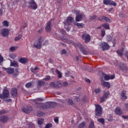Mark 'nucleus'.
<instances>
[{
	"mask_svg": "<svg viewBox=\"0 0 128 128\" xmlns=\"http://www.w3.org/2000/svg\"><path fill=\"white\" fill-rule=\"evenodd\" d=\"M82 38L85 40L86 44H88L90 42V36L88 34L84 33L82 36Z\"/></svg>",
	"mask_w": 128,
	"mask_h": 128,
	"instance_id": "obj_8",
	"label": "nucleus"
},
{
	"mask_svg": "<svg viewBox=\"0 0 128 128\" xmlns=\"http://www.w3.org/2000/svg\"><path fill=\"white\" fill-rule=\"evenodd\" d=\"M50 86L51 88H56V83H54V82H50Z\"/></svg>",
	"mask_w": 128,
	"mask_h": 128,
	"instance_id": "obj_42",
	"label": "nucleus"
},
{
	"mask_svg": "<svg viewBox=\"0 0 128 128\" xmlns=\"http://www.w3.org/2000/svg\"><path fill=\"white\" fill-rule=\"evenodd\" d=\"M100 48H102L103 50H108L110 48V46L106 42H102L100 44Z\"/></svg>",
	"mask_w": 128,
	"mask_h": 128,
	"instance_id": "obj_11",
	"label": "nucleus"
},
{
	"mask_svg": "<svg viewBox=\"0 0 128 128\" xmlns=\"http://www.w3.org/2000/svg\"><path fill=\"white\" fill-rule=\"evenodd\" d=\"M75 46L76 48H78L83 54H85L86 56L88 54V52L84 48V46H82V44L80 43L75 44Z\"/></svg>",
	"mask_w": 128,
	"mask_h": 128,
	"instance_id": "obj_5",
	"label": "nucleus"
},
{
	"mask_svg": "<svg viewBox=\"0 0 128 128\" xmlns=\"http://www.w3.org/2000/svg\"><path fill=\"white\" fill-rule=\"evenodd\" d=\"M96 110H95V114L96 116H102V106L99 104H95Z\"/></svg>",
	"mask_w": 128,
	"mask_h": 128,
	"instance_id": "obj_3",
	"label": "nucleus"
},
{
	"mask_svg": "<svg viewBox=\"0 0 128 128\" xmlns=\"http://www.w3.org/2000/svg\"><path fill=\"white\" fill-rule=\"evenodd\" d=\"M50 76H46L43 79V80H45L46 82H48V80H50Z\"/></svg>",
	"mask_w": 128,
	"mask_h": 128,
	"instance_id": "obj_36",
	"label": "nucleus"
},
{
	"mask_svg": "<svg viewBox=\"0 0 128 128\" xmlns=\"http://www.w3.org/2000/svg\"><path fill=\"white\" fill-rule=\"evenodd\" d=\"M27 109L28 110L29 112H32V106L27 107Z\"/></svg>",
	"mask_w": 128,
	"mask_h": 128,
	"instance_id": "obj_58",
	"label": "nucleus"
},
{
	"mask_svg": "<svg viewBox=\"0 0 128 128\" xmlns=\"http://www.w3.org/2000/svg\"><path fill=\"white\" fill-rule=\"evenodd\" d=\"M94 121H91L90 124L89 126V128H94Z\"/></svg>",
	"mask_w": 128,
	"mask_h": 128,
	"instance_id": "obj_45",
	"label": "nucleus"
},
{
	"mask_svg": "<svg viewBox=\"0 0 128 128\" xmlns=\"http://www.w3.org/2000/svg\"><path fill=\"white\" fill-rule=\"evenodd\" d=\"M9 56L10 58H12L13 60H14V54H10L9 55Z\"/></svg>",
	"mask_w": 128,
	"mask_h": 128,
	"instance_id": "obj_60",
	"label": "nucleus"
},
{
	"mask_svg": "<svg viewBox=\"0 0 128 128\" xmlns=\"http://www.w3.org/2000/svg\"><path fill=\"white\" fill-rule=\"evenodd\" d=\"M56 73L57 74H58V78H62V72H60V70H56Z\"/></svg>",
	"mask_w": 128,
	"mask_h": 128,
	"instance_id": "obj_32",
	"label": "nucleus"
},
{
	"mask_svg": "<svg viewBox=\"0 0 128 128\" xmlns=\"http://www.w3.org/2000/svg\"><path fill=\"white\" fill-rule=\"evenodd\" d=\"M8 98H10V92L8 90H4L2 94H0L1 100H4V102H12V99Z\"/></svg>",
	"mask_w": 128,
	"mask_h": 128,
	"instance_id": "obj_1",
	"label": "nucleus"
},
{
	"mask_svg": "<svg viewBox=\"0 0 128 128\" xmlns=\"http://www.w3.org/2000/svg\"><path fill=\"white\" fill-rule=\"evenodd\" d=\"M19 62L20 64H26V62H28V59L26 58H21L19 59Z\"/></svg>",
	"mask_w": 128,
	"mask_h": 128,
	"instance_id": "obj_20",
	"label": "nucleus"
},
{
	"mask_svg": "<svg viewBox=\"0 0 128 128\" xmlns=\"http://www.w3.org/2000/svg\"><path fill=\"white\" fill-rule=\"evenodd\" d=\"M98 20H101V22H102V20H106V22H112V20L108 18L105 16H102V19H100V18H98Z\"/></svg>",
	"mask_w": 128,
	"mask_h": 128,
	"instance_id": "obj_21",
	"label": "nucleus"
},
{
	"mask_svg": "<svg viewBox=\"0 0 128 128\" xmlns=\"http://www.w3.org/2000/svg\"><path fill=\"white\" fill-rule=\"evenodd\" d=\"M10 66H14V68H18V62L16 61H13L12 62L11 61L10 62Z\"/></svg>",
	"mask_w": 128,
	"mask_h": 128,
	"instance_id": "obj_24",
	"label": "nucleus"
},
{
	"mask_svg": "<svg viewBox=\"0 0 128 128\" xmlns=\"http://www.w3.org/2000/svg\"><path fill=\"white\" fill-rule=\"evenodd\" d=\"M94 92L96 94H100V88H96L95 89Z\"/></svg>",
	"mask_w": 128,
	"mask_h": 128,
	"instance_id": "obj_49",
	"label": "nucleus"
},
{
	"mask_svg": "<svg viewBox=\"0 0 128 128\" xmlns=\"http://www.w3.org/2000/svg\"><path fill=\"white\" fill-rule=\"evenodd\" d=\"M36 100H38V102H42V100H44V99L42 98H38Z\"/></svg>",
	"mask_w": 128,
	"mask_h": 128,
	"instance_id": "obj_61",
	"label": "nucleus"
},
{
	"mask_svg": "<svg viewBox=\"0 0 128 128\" xmlns=\"http://www.w3.org/2000/svg\"><path fill=\"white\" fill-rule=\"evenodd\" d=\"M3 69L6 72L7 74H12L14 72V68H3Z\"/></svg>",
	"mask_w": 128,
	"mask_h": 128,
	"instance_id": "obj_15",
	"label": "nucleus"
},
{
	"mask_svg": "<svg viewBox=\"0 0 128 128\" xmlns=\"http://www.w3.org/2000/svg\"><path fill=\"white\" fill-rule=\"evenodd\" d=\"M32 86V82H28L26 84V88H30Z\"/></svg>",
	"mask_w": 128,
	"mask_h": 128,
	"instance_id": "obj_55",
	"label": "nucleus"
},
{
	"mask_svg": "<svg viewBox=\"0 0 128 128\" xmlns=\"http://www.w3.org/2000/svg\"><path fill=\"white\" fill-rule=\"evenodd\" d=\"M126 110L128 111V104H125Z\"/></svg>",
	"mask_w": 128,
	"mask_h": 128,
	"instance_id": "obj_62",
	"label": "nucleus"
},
{
	"mask_svg": "<svg viewBox=\"0 0 128 128\" xmlns=\"http://www.w3.org/2000/svg\"><path fill=\"white\" fill-rule=\"evenodd\" d=\"M101 84L102 86H106V88H110V82H108L102 81Z\"/></svg>",
	"mask_w": 128,
	"mask_h": 128,
	"instance_id": "obj_19",
	"label": "nucleus"
},
{
	"mask_svg": "<svg viewBox=\"0 0 128 128\" xmlns=\"http://www.w3.org/2000/svg\"><path fill=\"white\" fill-rule=\"evenodd\" d=\"M28 4H29V6H28L29 8L34 10H36L38 8V4H36L34 0H30V2H28Z\"/></svg>",
	"mask_w": 128,
	"mask_h": 128,
	"instance_id": "obj_6",
	"label": "nucleus"
},
{
	"mask_svg": "<svg viewBox=\"0 0 128 128\" xmlns=\"http://www.w3.org/2000/svg\"><path fill=\"white\" fill-rule=\"evenodd\" d=\"M104 4L106 6H116V3L114 2L112 0H103Z\"/></svg>",
	"mask_w": 128,
	"mask_h": 128,
	"instance_id": "obj_10",
	"label": "nucleus"
},
{
	"mask_svg": "<svg viewBox=\"0 0 128 128\" xmlns=\"http://www.w3.org/2000/svg\"><path fill=\"white\" fill-rule=\"evenodd\" d=\"M44 112H39L37 114V116H44Z\"/></svg>",
	"mask_w": 128,
	"mask_h": 128,
	"instance_id": "obj_47",
	"label": "nucleus"
},
{
	"mask_svg": "<svg viewBox=\"0 0 128 128\" xmlns=\"http://www.w3.org/2000/svg\"><path fill=\"white\" fill-rule=\"evenodd\" d=\"M73 98L74 100H76V102H78L80 100V96H74L73 97Z\"/></svg>",
	"mask_w": 128,
	"mask_h": 128,
	"instance_id": "obj_35",
	"label": "nucleus"
},
{
	"mask_svg": "<svg viewBox=\"0 0 128 128\" xmlns=\"http://www.w3.org/2000/svg\"><path fill=\"white\" fill-rule=\"evenodd\" d=\"M98 122L102 124H104V118H100L98 119Z\"/></svg>",
	"mask_w": 128,
	"mask_h": 128,
	"instance_id": "obj_31",
	"label": "nucleus"
},
{
	"mask_svg": "<svg viewBox=\"0 0 128 128\" xmlns=\"http://www.w3.org/2000/svg\"><path fill=\"white\" fill-rule=\"evenodd\" d=\"M108 96H110V92L106 91L104 92L103 96L100 98L101 102H106V100L108 98Z\"/></svg>",
	"mask_w": 128,
	"mask_h": 128,
	"instance_id": "obj_9",
	"label": "nucleus"
},
{
	"mask_svg": "<svg viewBox=\"0 0 128 128\" xmlns=\"http://www.w3.org/2000/svg\"><path fill=\"white\" fill-rule=\"evenodd\" d=\"M54 122L56 123V124H58V118L56 117L54 118Z\"/></svg>",
	"mask_w": 128,
	"mask_h": 128,
	"instance_id": "obj_56",
	"label": "nucleus"
},
{
	"mask_svg": "<svg viewBox=\"0 0 128 128\" xmlns=\"http://www.w3.org/2000/svg\"><path fill=\"white\" fill-rule=\"evenodd\" d=\"M101 34H102V36L104 38V35L106 34V31H104V30H102Z\"/></svg>",
	"mask_w": 128,
	"mask_h": 128,
	"instance_id": "obj_50",
	"label": "nucleus"
},
{
	"mask_svg": "<svg viewBox=\"0 0 128 128\" xmlns=\"http://www.w3.org/2000/svg\"><path fill=\"white\" fill-rule=\"evenodd\" d=\"M120 100H126L128 99V96H126V90H123L120 92Z\"/></svg>",
	"mask_w": 128,
	"mask_h": 128,
	"instance_id": "obj_13",
	"label": "nucleus"
},
{
	"mask_svg": "<svg viewBox=\"0 0 128 128\" xmlns=\"http://www.w3.org/2000/svg\"><path fill=\"white\" fill-rule=\"evenodd\" d=\"M22 111L24 112H25L26 114H28V108H23L22 109Z\"/></svg>",
	"mask_w": 128,
	"mask_h": 128,
	"instance_id": "obj_44",
	"label": "nucleus"
},
{
	"mask_svg": "<svg viewBox=\"0 0 128 128\" xmlns=\"http://www.w3.org/2000/svg\"><path fill=\"white\" fill-rule=\"evenodd\" d=\"M96 18V16L94 15L93 16H90V19L91 20H95V18Z\"/></svg>",
	"mask_w": 128,
	"mask_h": 128,
	"instance_id": "obj_52",
	"label": "nucleus"
},
{
	"mask_svg": "<svg viewBox=\"0 0 128 128\" xmlns=\"http://www.w3.org/2000/svg\"><path fill=\"white\" fill-rule=\"evenodd\" d=\"M44 122V119H40L38 120V124H42Z\"/></svg>",
	"mask_w": 128,
	"mask_h": 128,
	"instance_id": "obj_48",
	"label": "nucleus"
},
{
	"mask_svg": "<svg viewBox=\"0 0 128 128\" xmlns=\"http://www.w3.org/2000/svg\"><path fill=\"white\" fill-rule=\"evenodd\" d=\"M46 82L43 80H38V84H37L38 88H40V86H44Z\"/></svg>",
	"mask_w": 128,
	"mask_h": 128,
	"instance_id": "obj_23",
	"label": "nucleus"
},
{
	"mask_svg": "<svg viewBox=\"0 0 128 128\" xmlns=\"http://www.w3.org/2000/svg\"><path fill=\"white\" fill-rule=\"evenodd\" d=\"M46 30L48 32L52 30V21H49L46 26Z\"/></svg>",
	"mask_w": 128,
	"mask_h": 128,
	"instance_id": "obj_16",
	"label": "nucleus"
},
{
	"mask_svg": "<svg viewBox=\"0 0 128 128\" xmlns=\"http://www.w3.org/2000/svg\"><path fill=\"white\" fill-rule=\"evenodd\" d=\"M38 70V66H36L34 68H30V70L32 72L34 73L36 72V70Z\"/></svg>",
	"mask_w": 128,
	"mask_h": 128,
	"instance_id": "obj_29",
	"label": "nucleus"
},
{
	"mask_svg": "<svg viewBox=\"0 0 128 128\" xmlns=\"http://www.w3.org/2000/svg\"><path fill=\"white\" fill-rule=\"evenodd\" d=\"M60 32L62 34V36H64V34H66V31L64 29H61L60 30Z\"/></svg>",
	"mask_w": 128,
	"mask_h": 128,
	"instance_id": "obj_46",
	"label": "nucleus"
},
{
	"mask_svg": "<svg viewBox=\"0 0 128 128\" xmlns=\"http://www.w3.org/2000/svg\"><path fill=\"white\" fill-rule=\"evenodd\" d=\"M9 23L7 20H4L2 22V26H5V28H8V26Z\"/></svg>",
	"mask_w": 128,
	"mask_h": 128,
	"instance_id": "obj_30",
	"label": "nucleus"
},
{
	"mask_svg": "<svg viewBox=\"0 0 128 128\" xmlns=\"http://www.w3.org/2000/svg\"><path fill=\"white\" fill-rule=\"evenodd\" d=\"M4 62V57L0 54V64H2Z\"/></svg>",
	"mask_w": 128,
	"mask_h": 128,
	"instance_id": "obj_57",
	"label": "nucleus"
},
{
	"mask_svg": "<svg viewBox=\"0 0 128 128\" xmlns=\"http://www.w3.org/2000/svg\"><path fill=\"white\" fill-rule=\"evenodd\" d=\"M72 12L76 15V22H80V20H82L84 16V15L82 14H79L80 11L74 10L72 11Z\"/></svg>",
	"mask_w": 128,
	"mask_h": 128,
	"instance_id": "obj_4",
	"label": "nucleus"
},
{
	"mask_svg": "<svg viewBox=\"0 0 128 128\" xmlns=\"http://www.w3.org/2000/svg\"><path fill=\"white\" fill-rule=\"evenodd\" d=\"M70 72L69 71H67L65 73V76L67 78L69 76Z\"/></svg>",
	"mask_w": 128,
	"mask_h": 128,
	"instance_id": "obj_59",
	"label": "nucleus"
},
{
	"mask_svg": "<svg viewBox=\"0 0 128 128\" xmlns=\"http://www.w3.org/2000/svg\"><path fill=\"white\" fill-rule=\"evenodd\" d=\"M11 94L13 96H18V90H16V88H12V90L11 92Z\"/></svg>",
	"mask_w": 128,
	"mask_h": 128,
	"instance_id": "obj_22",
	"label": "nucleus"
},
{
	"mask_svg": "<svg viewBox=\"0 0 128 128\" xmlns=\"http://www.w3.org/2000/svg\"><path fill=\"white\" fill-rule=\"evenodd\" d=\"M44 40L42 36L38 37V39L35 40L34 42V46L36 48H38V50H40L42 48V42Z\"/></svg>",
	"mask_w": 128,
	"mask_h": 128,
	"instance_id": "obj_2",
	"label": "nucleus"
},
{
	"mask_svg": "<svg viewBox=\"0 0 128 128\" xmlns=\"http://www.w3.org/2000/svg\"><path fill=\"white\" fill-rule=\"evenodd\" d=\"M1 34H2V36H6L8 38V34H10V31H8V28H4L1 30Z\"/></svg>",
	"mask_w": 128,
	"mask_h": 128,
	"instance_id": "obj_14",
	"label": "nucleus"
},
{
	"mask_svg": "<svg viewBox=\"0 0 128 128\" xmlns=\"http://www.w3.org/2000/svg\"><path fill=\"white\" fill-rule=\"evenodd\" d=\"M72 22H74V18L70 16L68 17L66 21L64 22V28L66 30H70L68 26H70Z\"/></svg>",
	"mask_w": 128,
	"mask_h": 128,
	"instance_id": "obj_7",
	"label": "nucleus"
},
{
	"mask_svg": "<svg viewBox=\"0 0 128 128\" xmlns=\"http://www.w3.org/2000/svg\"><path fill=\"white\" fill-rule=\"evenodd\" d=\"M6 114V110H0V114Z\"/></svg>",
	"mask_w": 128,
	"mask_h": 128,
	"instance_id": "obj_51",
	"label": "nucleus"
},
{
	"mask_svg": "<svg viewBox=\"0 0 128 128\" xmlns=\"http://www.w3.org/2000/svg\"><path fill=\"white\" fill-rule=\"evenodd\" d=\"M66 54V50L63 49L61 51V54Z\"/></svg>",
	"mask_w": 128,
	"mask_h": 128,
	"instance_id": "obj_53",
	"label": "nucleus"
},
{
	"mask_svg": "<svg viewBox=\"0 0 128 128\" xmlns=\"http://www.w3.org/2000/svg\"><path fill=\"white\" fill-rule=\"evenodd\" d=\"M102 26H103L104 28L106 30H108L110 28V25L108 24H102Z\"/></svg>",
	"mask_w": 128,
	"mask_h": 128,
	"instance_id": "obj_34",
	"label": "nucleus"
},
{
	"mask_svg": "<svg viewBox=\"0 0 128 128\" xmlns=\"http://www.w3.org/2000/svg\"><path fill=\"white\" fill-rule=\"evenodd\" d=\"M50 108H54V106H56V102H50Z\"/></svg>",
	"mask_w": 128,
	"mask_h": 128,
	"instance_id": "obj_37",
	"label": "nucleus"
},
{
	"mask_svg": "<svg viewBox=\"0 0 128 128\" xmlns=\"http://www.w3.org/2000/svg\"><path fill=\"white\" fill-rule=\"evenodd\" d=\"M74 26H76L78 28H84V24L82 23H78V22H75L74 23Z\"/></svg>",
	"mask_w": 128,
	"mask_h": 128,
	"instance_id": "obj_26",
	"label": "nucleus"
},
{
	"mask_svg": "<svg viewBox=\"0 0 128 128\" xmlns=\"http://www.w3.org/2000/svg\"><path fill=\"white\" fill-rule=\"evenodd\" d=\"M84 126H86V122H82V123L79 124L78 126L80 128H82Z\"/></svg>",
	"mask_w": 128,
	"mask_h": 128,
	"instance_id": "obj_41",
	"label": "nucleus"
},
{
	"mask_svg": "<svg viewBox=\"0 0 128 128\" xmlns=\"http://www.w3.org/2000/svg\"><path fill=\"white\" fill-rule=\"evenodd\" d=\"M67 102L68 104H70V106L74 104V102H72V99L67 100Z\"/></svg>",
	"mask_w": 128,
	"mask_h": 128,
	"instance_id": "obj_40",
	"label": "nucleus"
},
{
	"mask_svg": "<svg viewBox=\"0 0 128 128\" xmlns=\"http://www.w3.org/2000/svg\"><path fill=\"white\" fill-rule=\"evenodd\" d=\"M122 118L125 120H128V116H122Z\"/></svg>",
	"mask_w": 128,
	"mask_h": 128,
	"instance_id": "obj_63",
	"label": "nucleus"
},
{
	"mask_svg": "<svg viewBox=\"0 0 128 128\" xmlns=\"http://www.w3.org/2000/svg\"><path fill=\"white\" fill-rule=\"evenodd\" d=\"M46 108H50V102H48L45 104Z\"/></svg>",
	"mask_w": 128,
	"mask_h": 128,
	"instance_id": "obj_39",
	"label": "nucleus"
},
{
	"mask_svg": "<svg viewBox=\"0 0 128 128\" xmlns=\"http://www.w3.org/2000/svg\"><path fill=\"white\" fill-rule=\"evenodd\" d=\"M19 74H18V73H14V74H13V76H14V78H16V76H18Z\"/></svg>",
	"mask_w": 128,
	"mask_h": 128,
	"instance_id": "obj_64",
	"label": "nucleus"
},
{
	"mask_svg": "<svg viewBox=\"0 0 128 128\" xmlns=\"http://www.w3.org/2000/svg\"><path fill=\"white\" fill-rule=\"evenodd\" d=\"M120 68L123 72H128V66L126 64H120Z\"/></svg>",
	"mask_w": 128,
	"mask_h": 128,
	"instance_id": "obj_12",
	"label": "nucleus"
},
{
	"mask_svg": "<svg viewBox=\"0 0 128 128\" xmlns=\"http://www.w3.org/2000/svg\"><path fill=\"white\" fill-rule=\"evenodd\" d=\"M114 75L108 76L104 74V80H114Z\"/></svg>",
	"mask_w": 128,
	"mask_h": 128,
	"instance_id": "obj_18",
	"label": "nucleus"
},
{
	"mask_svg": "<svg viewBox=\"0 0 128 128\" xmlns=\"http://www.w3.org/2000/svg\"><path fill=\"white\" fill-rule=\"evenodd\" d=\"M56 88H60L62 86V83H60V82L57 81L56 82Z\"/></svg>",
	"mask_w": 128,
	"mask_h": 128,
	"instance_id": "obj_28",
	"label": "nucleus"
},
{
	"mask_svg": "<svg viewBox=\"0 0 128 128\" xmlns=\"http://www.w3.org/2000/svg\"><path fill=\"white\" fill-rule=\"evenodd\" d=\"M106 40L108 42H111V40H112V37L110 35H108L106 37Z\"/></svg>",
	"mask_w": 128,
	"mask_h": 128,
	"instance_id": "obj_38",
	"label": "nucleus"
},
{
	"mask_svg": "<svg viewBox=\"0 0 128 128\" xmlns=\"http://www.w3.org/2000/svg\"><path fill=\"white\" fill-rule=\"evenodd\" d=\"M52 126V124L50 123L47 124L45 126V128H50Z\"/></svg>",
	"mask_w": 128,
	"mask_h": 128,
	"instance_id": "obj_43",
	"label": "nucleus"
},
{
	"mask_svg": "<svg viewBox=\"0 0 128 128\" xmlns=\"http://www.w3.org/2000/svg\"><path fill=\"white\" fill-rule=\"evenodd\" d=\"M8 120V118L6 116H0V122H4V124Z\"/></svg>",
	"mask_w": 128,
	"mask_h": 128,
	"instance_id": "obj_17",
	"label": "nucleus"
},
{
	"mask_svg": "<svg viewBox=\"0 0 128 128\" xmlns=\"http://www.w3.org/2000/svg\"><path fill=\"white\" fill-rule=\"evenodd\" d=\"M16 48L14 46H12L10 48V52H14L16 50Z\"/></svg>",
	"mask_w": 128,
	"mask_h": 128,
	"instance_id": "obj_54",
	"label": "nucleus"
},
{
	"mask_svg": "<svg viewBox=\"0 0 128 128\" xmlns=\"http://www.w3.org/2000/svg\"><path fill=\"white\" fill-rule=\"evenodd\" d=\"M117 53L118 54V56H122L124 54V48L120 50H117Z\"/></svg>",
	"mask_w": 128,
	"mask_h": 128,
	"instance_id": "obj_27",
	"label": "nucleus"
},
{
	"mask_svg": "<svg viewBox=\"0 0 128 128\" xmlns=\"http://www.w3.org/2000/svg\"><path fill=\"white\" fill-rule=\"evenodd\" d=\"M22 37V34L18 35V36L15 38L14 41L18 42V40H20Z\"/></svg>",
	"mask_w": 128,
	"mask_h": 128,
	"instance_id": "obj_33",
	"label": "nucleus"
},
{
	"mask_svg": "<svg viewBox=\"0 0 128 128\" xmlns=\"http://www.w3.org/2000/svg\"><path fill=\"white\" fill-rule=\"evenodd\" d=\"M116 114H118L119 116H120L122 114V110H120V108H117L115 109Z\"/></svg>",
	"mask_w": 128,
	"mask_h": 128,
	"instance_id": "obj_25",
	"label": "nucleus"
}]
</instances>
